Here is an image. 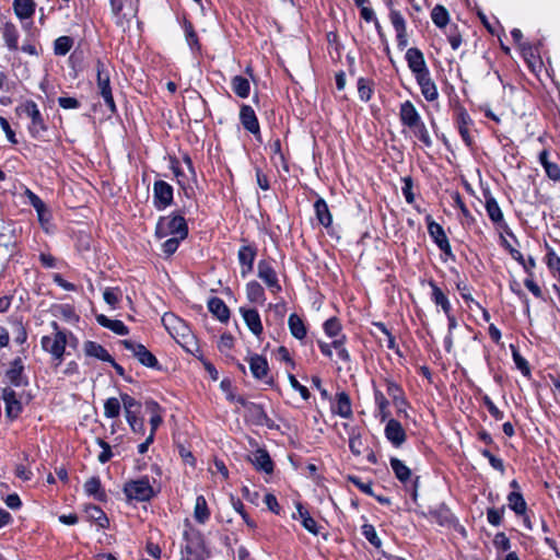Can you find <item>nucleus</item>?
Instances as JSON below:
<instances>
[{"label": "nucleus", "instance_id": "f257e3e1", "mask_svg": "<svg viewBox=\"0 0 560 560\" xmlns=\"http://www.w3.org/2000/svg\"><path fill=\"white\" fill-rule=\"evenodd\" d=\"M188 235L189 226L183 210H174L167 215L159 217L154 229V236L156 240H163L167 236H180L182 238H187Z\"/></svg>", "mask_w": 560, "mask_h": 560}, {"label": "nucleus", "instance_id": "f03ea898", "mask_svg": "<svg viewBox=\"0 0 560 560\" xmlns=\"http://www.w3.org/2000/svg\"><path fill=\"white\" fill-rule=\"evenodd\" d=\"M19 115L24 114L30 118L27 131L32 139L37 141H50L48 137L49 126L44 118L38 105L33 100H26L16 107Z\"/></svg>", "mask_w": 560, "mask_h": 560}, {"label": "nucleus", "instance_id": "7ed1b4c3", "mask_svg": "<svg viewBox=\"0 0 560 560\" xmlns=\"http://www.w3.org/2000/svg\"><path fill=\"white\" fill-rule=\"evenodd\" d=\"M183 539L185 545L180 560H205L207 546L203 534L199 529L188 525L183 533Z\"/></svg>", "mask_w": 560, "mask_h": 560}, {"label": "nucleus", "instance_id": "20e7f679", "mask_svg": "<svg viewBox=\"0 0 560 560\" xmlns=\"http://www.w3.org/2000/svg\"><path fill=\"white\" fill-rule=\"evenodd\" d=\"M110 13L117 27H129L131 20L138 16L140 0H108Z\"/></svg>", "mask_w": 560, "mask_h": 560}, {"label": "nucleus", "instance_id": "39448f33", "mask_svg": "<svg viewBox=\"0 0 560 560\" xmlns=\"http://www.w3.org/2000/svg\"><path fill=\"white\" fill-rule=\"evenodd\" d=\"M95 71H96V84L98 89V93L102 96L104 104L108 108L112 114L117 113V106L114 101L113 91L110 86V72H109V63L105 62L101 58L95 61Z\"/></svg>", "mask_w": 560, "mask_h": 560}, {"label": "nucleus", "instance_id": "423d86ee", "mask_svg": "<svg viewBox=\"0 0 560 560\" xmlns=\"http://www.w3.org/2000/svg\"><path fill=\"white\" fill-rule=\"evenodd\" d=\"M122 492L129 502H149L158 494V491L154 490L150 482L149 476H142L138 479L126 481Z\"/></svg>", "mask_w": 560, "mask_h": 560}, {"label": "nucleus", "instance_id": "0eeeda50", "mask_svg": "<svg viewBox=\"0 0 560 560\" xmlns=\"http://www.w3.org/2000/svg\"><path fill=\"white\" fill-rule=\"evenodd\" d=\"M238 405L245 408V418L252 424L265 425L268 429L277 428L275 421L267 415L262 405L248 401L246 398H240Z\"/></svg>", "mask_w": 560, "mask_h": 560}, {"label": "nucleus", "instance_id": "6e6552de", "mask_svg": "<svg viewBox=\"0 0 560 560\" xmlns=\"http://www.w3.org/2000/svg\"><path fill=\"white\" fill-rule=\"evenodd\" d=\"M3 383L5 386L25 387L28 385V376L25 372V364L22 357L12 359L4 371Z\"/></svg>", "mask_w": 560, "mask_h": 560}, {"label": "nucleus", "instance_id": "1a4fd4ad", "mask_svg": "<svg viewBox=\"0 0 560 560\" xmlns=\"http://www.w3.org/2000/svg\"><path fill=\"white\" fill-rule=\"evenodd\" d=\"M242 245L237 250V260L242 278H246L254 270V262L258 255V246L245 237L241 238Z\"/></svg>", "mask_w": 560, "mask_h": 560}, {"label": "nucleus", "instance_id": "9d476101", "mask_svg": "<svg viewBox=\"0 0 560 560\" xmlns=\"http://www.w3.org/2000/svg\"><path fill=\"white\" fill-rule=\"evenodd\" d=\"M120 345L130 351L140 364L158 371L162 369L156 357L144 345L130 339L120 340Z\"/></svg>", "mask_w": 560, "mask_h": 560}, {"label": "nucleus", "instance_id": "9b49d317", "mask_svg": "<svg viewBox=\"0 0 560 560\" xmlns=\"http://www.w3.org/2000/svg\"><path fill=\"white\" fill-rule=\"evenodd\" d=\"M0 399L4 402V415L9 422H14L23 412V404L16 392L10 386L0 390Z\"/></svg>", "mask_w": 560, "mask_h": 560}, {"label": "nucleus", "instance_id": "f8f14e48", "mask_svg": "<svg viewBox=\"0 0 560 560\" xmlns=\"http://www.w3.org/2000/svg\"><path fill=\"white\" fill-rule=\"evenodd\" d=\"M153 206L156 210L162 211L174 203V187L163 180L156 179L153 183Z\"/></svg>", "mask_w": 560, "mask_h": 560}, {"label": "nucleus", "instance_id": "ddd939ff", "mask_svg": "<svg viewBox=\"0 0 560 560\" xmlns=\"http://www.w3.org/2000/svg\"><path fill=\"white\" fill-rule=\"evenodd\" d=\"M52 328L56 330L54 337L43 336L40 345L44 351L51 354H65L67 347V332L60 329L57 322L51 323Z\"/></svg>", "mask_w": 560, "mask_h": 560}, {"label": "nucleus", "instance_id": "4468645a", "mask_svg": "<svg viewBox=\"0 0 560 560\" xmlns=\"http://www.w3.org/2000/svg\"><path fill=\"white\" fill-rule=\"evenodd\" d=\"M183 339H184L183 342H180V341H178V342L182 345V347L185 349V351L192 354L198 360H200L205 370L208 372L210 378L212 381H218L219 373H218L215 366L203 357L202 350L200 349L195 336H192L190 334L183 335Z\"/></svg>", "mask_w": 560, "mask_h": 560}, {"label": "nucleus", "instance_id": "2eb2a0df", "mask_svg": "<svg viewBox=\"0 0 560 560\" xmlns=\"http://www.w3.org/2000/svg\"><path fill=\"white\" fill-rule=\"evenodd\" d=\"M238 118L243 128L252 133L257 141L261 142V129L254 108L248 104H241Z\"/></svg>", "mask_w": 560, "mask_h": 560}, {"label": "nucleus", "instance_id": "dca6fc26", "mask_svg": "<svg viewBox=\"0 0 560 560\" xmlns=\"http://www.w3.org/2000/svg\"><path fill=\"white\" fill-rule=\"evenodd\" d=\"M425 220L428 223V232L430 236L433 238L436 246L443 252L445 256L454 258L448 238L443 228L439 223H436L431 215H428Z\"/></svg>", "mask_w": 560, "mask_h": 560}, {"label": "nucleus", "instance_id": "f3484780", "mask_svg": "<svg viewBox=\"0 0 560 560\" xmlns=\"http://www.w3.org/2000/svg\"><path fill=\"white\" fill-rule=\"evenodd\" d=\"M257 276L266 283L270 292L279 293L282 290L281 284L279 283L278 275L268 260H259L257 266Z\"/></svg>", "mask_w": 560, "mask_h": 560}, {"label": "nucleus", "instance_id": "a211bd4d", "mask_svg": "<svg viewBox=\"0 0 560 560\" xmlns=\"http://www.w3.org/2000/svg\"><path fill=\"white\" fill-rule=\"evenodd\" d=\"M384 434L387 441L396 448L400 447L407 440V434L401 423L396 419H387Z\"/></svg>", "mask_w": 560, "mask_h": 560}, {"label": "nucleus", "instance_id": "6ab92c4d", "mask_svg": "<svg viewBox=\"0 0 560 560\" xmlns=\"http://www.w3.org/2000/svg\"><path fill=\"white\" fill-rule=\"evenodd\" d=\"M406 60L409 69L416 78L430 72L427 67L424 56L420 49L416 47L409 48L406 52Z\"/></svg>", "mask_w": 560, "mask_h": 560}, {"label": "nucleus", "instance_id": "aec40b11", "mask_svg": "<svg viewBox=\"0 0 560 560\" xmlns=\"http://www.w3.org/2000/svg\"><path fill=\"white\" fill-rule=\"evenodd\" d=\"M83 490L88 497L93 498L97 502L106 503L108 501L107 492L102 485L100 476H92L86 479Z\"/></svg>", "mask_w": 560, "mask_h": 560}, {"label": "nucleus", "instance_id": "412c9836", "mask_svg": "<svg viewBox=\"0 0 560 560\" xmlns=\"http://www.w3.org/2000/svg\"><path fill=\"white\" fill-rule=\"evenodd\" d=\"M238 311L247 328L252 331L253 335H255L257 338H260L264 332V326L259 312L256 308H247L244 306H241Z\"/></svg>", "mask_w": 560, "mask_h": 560}, {"label": "nucleus", "instance_id": "4be33fe9", "mask_svg": "<svg viewBox=\"0 0 560 560\" xmlns=\"http://www.w3.org/2000/svg\"><path fill=\"white\" fill-rule=\"evenodd\" d=\"M249 460L257 471L270 475L275 470V463L266 448H257Z\"/></svg>", "mask_w": 560, "mask_h": 560}, {"label": "nucleus", "instance_id": "5701e85b", "mask_svg": "<svg viewBox=\"0 0 560 560\" xmlns=\"http://www.w3.org/2000/svg\"><path fill=\"white\" fill-rule=\"evenodd\" d=\"M182 27L184 31L186 43L191 50L192 54H201L202 45L200 43L199 36L195 30L192 22L186 16L182 20Z\"/></svg>", "mask_w": 560, "mask_h": 560}, {"label": "nucleus", "instance_id": "b1692460", "mask_svg": "<svg viewBox=\"0 0 560 560\" xmlns=\"http://www.w3.org/2000/svg\"><path fill=\"white\" fill-rule=\"evenodd\" d=\"M456 124L463 141L467 147H471L474 143L472 137L470 135V126L472 125V120L466 109L459 108L457 110Z\"/></svg>", "mask_w": 560, "mask_h": 560}, {"label": "nucleus", "instance_id": "393cba45", "mask_svg": "<svg viewBox=\"0 0 560 560\" xmlns=\"http://www.w3.org/2000/svg\"><path fill=\"white\" fill-rule=\"evenodd\" d=\"M84 513L89 522L94 523L98 529H107L109 527V518L106 513L93 503L84 505Z\"/></svg>", "mask_w": 560, "mask_h": 560}, {"label": "nucleus", "instance_id": "a878e982", "mask_svg": "<svg viewBox=\"0 0 560 560\" xmlns=\"http://www.w3.org/2000/svg\"><path fill=\"white\" fill-rule=\"evenodd\" d=\"M145 409L151 415L150 420H149V423H150V434L149 435H152L153 438H155L159 427L163 423V416H162L163 409H162L161 405L153 399H149L145 401Z\"/></svg>", "mask_w": 560, "mask_h": 560}, {"label": "nucleus", "instance_id": "bb28decb", "mask_svg": "<svg viewBox=\"0 0 560 560\" xmlns=\"http://www.w3.org/2000/svg\"><path fill=\"white\" fill-rule=\"evenodd\" d=\"M208 310L221 323L229 322L231 315L230 308L222 299L218 296L210 298L208 301Z\"/></svg>", "mask_w": 560, "mask_h": 560}, {"label": "nucleus", "instance_id": "cd10ccee", "mask_svg": "<svg viewBox=\"0 0 560 560\" xmlns=\"http://www.w3.org/2000/svg\"><path fill=\"white\" fill-rule=\"evenodd\" d=\"M37 4L34 0H13L12 3L13 12L21 21L32 19Z\"/></svg>", "mask_w": 560, "mask_h": 560}, {"label": "nucleus", "instance_id": "c85d7f7f", "mask_svg": "<svg viewBox=\"0 0 560 560\" xmlns=\"http://www.w3.org/2000/svg\"><path fill=\"white\" fill-rule=\"evenodd\" d=\"M417 83L421 89V93L429 102H433L439 97V92L435 83L431 79L430 72L416 78Z\"/></svg>", "mask_w": 560, "mask_h": 560}, {"label": "nucleus", "instance_id": "c756f323", "mask_svg": "<svg viewBox=\"0 0 560 560\" xmlns=\"http://www.w3.org/2000/svg\"><path fill=\"white\" fill-rule=\"evenodd\" d=\"M249 370L253 377L256 380H264L269 372L268 361L265 357L259 354H253L249 358Z\"/></svg>", "mask_w": 560, "mask_h": 560}, {"label": "nucleus", "instance_id": "7c9ffc66", "mask_svg": "<svg viewBox=\"0 0 560 560\" xmlns=\"http://www.w3.org/2000/svg\"><path fill=\"white\" fill-rule=\"evenodd\" d=\"M331 412L339 415L342 418L350 417V396L346 392H339L336 394V398L331 401Z\"/></svg>", "mask_w": 560, "mask_h": 560}, {"label": "nucleus", "instance_id": "2f4dec72", "mask_svg": "<svg viewBox=\"0 0 560 560\" xmlns=\"http://www.w3.org/2000/svg\"><path fill=\"white\" fill-rule=\"evenodd\" d=\"M399 116L402 125L408 128L421 121L418 110L410 101H406L400 105Z\"/></svg>", "mask_w": 560, "mask_h": 560}, {"label": "nucleus", "instance_id": "473e14b6", "mask_svg": "<svg viewBox=\"0 0 560 560\" xmlns=\"http://www.w3.org/2000/svg\"><path fill=\"white\" fill-rule=\"evenodd\" d=\"M97 324L104 328H107L119 336H126L129 334V328L119 319H110L104 314H98L95 317Z\"/></svg>", "mask_w": 560, "mask_h": 560}, {"label": "nucleus", "instance_id": "72a5a7b5", "mask_svg": "<svg viewBox=\"0 0 560 560\" xmlns=\"http://www.w3.org/2000/svg\"><path fill=\"white\" fill-rule=\"evenodd\" d=\"M269 149H270V152H271V155H270L271 161H273V163L276 165L278 163H280V165L282 166L283 171L289 173L290 166H289L288 159H287L285 154L282 151V143H281L280 138L273 139L270 142V144H269Z\"/></svg>", "mask_w": 560, "mask_h": 560}, {"label": "nucleus", "instance_id": "f704fd0d", "mask_svg": "<svg viewBox=\"0 0 560 560\" xmlns=\"http://www.w3.org/2000/svg\"><path fill=\"white\" fill-rule=\"evenodd\" d=\"M2 37L7 47L11 51H15L19 49L20 34L15 24H13L12 22L4 23L2 28Z\"/></svg>", "mask_w": 560, "mask_h": 560}, {"label": "nucleus", "instance_id": "c9c22d12", "mask_svg": "<svg viewBox=\"0 0 560 560\" xmlns=\"http://www.w3.org/2000/svg\"><path fill=\"white\" fill-rule=\"evenodd\" d=\"M83 350L85 355L96 358L103 362H108L112 355L109 352L96 341L88 340L84 342Z\"/></svg>", "mask_w": 560, "mask_h": 560}, {"label": "nucleus", "instance_id": "e433bc0d", "mask_svg": "<svg viewBox=\"0 0 560 560\" xmlns=\"http://www.w3.org/2000/svg\"><path fill=\"white\" fill-rule=\"evenodd\" d=\"M246 296L249 302L257 303L260 305L264 304L266 301L265 289L256 280H252L246 283Z\"/></svg>", "mask_w": 560, "mask_h": 560}, {"label": "nucleus", "instance_id": "4c0bfd02", "mask_svg": "<svg viewBox=\"0 0 560 560\" xmlns=\"http://www.w3.org/2000/svg\"><path fill=\"white\" fill-rule=\"evenodd\" d=\"M288 325L290 332L294 338L302 340L306 337L307 329L304 320L296 313L290 314Z\"/></svg>", "mask_w": 560, "mask_h": 560}, {"label": "nucleus", "instance_id": "58836bf2", "mask_svg": "<svg viewBox=\"0 0 560 560\" xmlns=\"http://www.w3.org/2000/svg\"><path fill=\"white\" fill-rule=\"evenodd\" d=\"M210 516L211 512L208 508L206 498L202 494L197 495L194 508V517L196 522H198L199 524H206L209 521Z\"/></svg>", "mask_w": 560, "mask_h": 560}, {"label": "nucleus", "instance_id": "ea45409f", "mask_svg": "<svg viewBox=\"0 0 560 560\" xmlns=\"http://www.w3.org/2000/svg\"><path fill=\"white\" fill-rule=\"evenodd\" d=\"M232 91L241 98H247L250 94L249 80L243 75H234L231 79Z\"/></svg>", "mask_w": 560, "mask_h": 560}, {"label": "nucleus", "instance_id": "a19ab883", "mask_svg": "<svg viewBox=\"0 0 560 560\" xmlns=\"http://www.w3.org/2000/svg\"><path fill=\"white\" fill-rule=\"evenodd\" d=\"M314 210L319 224L328 228L331 224L332 218L329 208L323 198H318L314 202Z\"/></svg>", "mask_w": 560, "mask_h": 560}, {"label": "nucleus", "instance_id": "79ce46f5", "mask_svg": "<svg viewBox=\"0 0 560 560\" xmlns=\"http://www.w3.org/2000/svg\"><path fill=\"white\" fill-rule=\"evenodd\" d=\"M429 285L432 289V301L442 307L445 315H448V312H451V303L447 296L443 293V291L436 285L434 281H429Z\"/></svg>", "mask_w": 560, "mask_h": 560}, {"label": "nucleus", "instance_id": "37998d69", "mask_svg": "<svg viewBox=\"0 0 560 560\" xmlns=\"http://www.w3.org/2000/svg\"><path fill=\"white\" fill-rule=\"evenodd\" d=\"M120 400L124 406L125 417L141 413L142 404L127 393H120Z\"/></svg>", "mask_w": 560, "mask_h": 560}, {"label": "nucleus", "instance_id": "c03bdc74", "mask_svg": "<svg viewBox=\"0 0 560 560\" xmlns=\"http://www.w3.org/2000/svg\"><path fill=\"white\" fill-rule=\"evenodd\" d=\"M74 39L71 36L62 35L54 40V54L56 56H66L73 47Z\"/></svg>", "mask_w": 560, "mask_h": 560}, {"label": "nucleus", "instance_id": "a18cd8bd", "mask_svg": "<svg viewBox=\"0 0 560 560\" xmlns=\"http://www.w3.org/2000/svg\"><path fill=\"white\" fill-rule=\"evenodd\" d=\"M390 467L399 481L407 482L410 479L411 470L400 459L392 457Z\"/></svg>", "mask_w": 560, "mask_h": 560}, {"label": "nucleus", "instance_id": "49530a36", "mask_svg": "<svg viewBox=\"0 0 560 560\" xmlns=\"http://www.w3.org/2000/svg\"><path fill=\"white\" fill-rule=\"evenodd\" d=\"M374 397L377 407V417L380 418L381 422H385L387 419H390V412L388 409L389 402L384 396V394L380 390H375Z\"/></svg>", "mask_w": 560, "mask_h": 560}, {"label": "nucleus", "instance_id": "de8ad7c7", "mask_svg": "<svg viewBox=\"0 0 560 560\" xmlns=\"http://www.w3.org/2000/svg\"><path fill=\"white\" fill-rule=\"evenodd\" d=\"M508 502L511 510L517 515H523L526 512V502L518 491H513L508 495Z\"/></svg>", "mask_w": 560, "mask_h": 560}, {"label": "nucleus", "instance_id": "09e8293b", "mask_svg": "<svg viewBox=\"0 0 560 560\" xmlns=\"http://www.w3.org/2000/svg\"><path fill=\"white\" fill-rule=\"evenodd\" d=\"M185 240L186 238H182L180 236H171L166 238L161 244V250L164 257L170 258L171 256H173L177 252L180 243Z\"/></svg>", "mask_w": 560, "mask_h": 560}, {"label": "nucleus", "instance_id": "8fccbe9b", "mask_svg": "<svg viewBox=\"0 0 560 560\" xmlns=\"http://www.w3.org/2000/svg\"><path fill=\"white\" fill-rule=\"evenodd\" d=\"M233 509L241 515L245 524L250 528H257V523L249 516V514L245 510V505L238 498H231Z\"/></svg>", "mask_w": 560, "mask_h": 560}, {"label": "nucleus", "instance_id": "3c124183", "mask_svg": "<svg viewBox=\"0 0 560 560\" xmlns=\"http://www.w3.org/2000/svg\"><path fill=\"white\" fill-rule=\"evenodd\" d=\"M357 88L359 97L363 102H368L374 92L373 81L365 78H360L358 80Z\"/></svg>", "mask_w": 560, "mask_h": 560}, {"label": "nucleus", "instance_id": "603ef678", "mask_svg": "<svg viewBox=\"0 0 560 560\" xmlns=\"http://www.w3.org/2000/svg\"><path fill=\"white\" fill-rule=\"evenodd\" d=\"M486 210L489 218L494 223H500L503 221V213L501 211V208L499 207L497 200L493 197H488L486 199Z\"/></svg>", "mask_w": 560, "mask_h": 560}, {"label": "nucleus", "instance_id": "864d4df0", "mask_svg": "<svg viewBox=\"0 0 560 560\" xmlns=\"http://www.w3.org/2000/svg\"><path fill=\"white\" fill-rule=\"evenodd\" d=\"M141 413L131 415L126 418V421L128 425L130 427V430L132 433L138 435H144L145 433V425H144V418L140 416Z\"/></svg>", "mask_w": 560, "mask_h": 560}, {"label": "nucleus", "instance_id": "5fc2aeb1", "mask_svg": "<svg viewBox=\"0 0 560 560\" xmlns=\"http://www.w3.org/2000/svg\"><path fill=\"white\" fill-rule=\"evenodd\" d=\"M120 415V401L116 397H109L104 402V416L114 419Z\"/></svg>", "mask_w": 560, "mask_h": 560}, {"label": "nucleus", "instance_id": "6e6d98bb", "mask_svg": "<svg viewBox=\"0 0 560 560\" xmlns=\"http://www.w3.org/2000/svg\"><path fill=\"white\" fill-rule=\"evenodd\" d=\"M327 42H328V51L332 60H339L341 58L340 54V43L339 36L335 32L327 33Z\"/></svg>", "mask_w": 560, "mask_h": 560}, {"label": "nucleus", "instance_id": "4d7b16f0", "mask_svg": "<svg viewBox=\"0 0 560 560\" xmlns=\"http://www.w3.org/2000/svg\"><path fill=\"white\" fill-rule=\"evenodd\" d=\"M121 298V290L119 287H108L103 292L104 301L112 307L116 308Z\"/></svg>", "mask_w": 560, "mask_h": 560}, {"label": "nucleus", "instance_id": "13d9d810", "mask_svg": "<svg viewBox=\"0 0 560 560\" xmlns=\"http://www.w3.org/2000/svg\"><path fill=\"white\" fill-rule=\"evenodd\" d=\"M415 136L428 148L432 147V139L429 135V131L424 125V122L421 120L418 124L413 125L412 127H409Z\"/></svg>", "mask_w": 560, "mask_h": 560}, {"label": "nucleus", "instance_id": "bf43d9fd", "mask_svg": "<svg viewBox=\"0 0 560 560\" xmlns=\"http://www.w3.org/2000/svg\"><path fill=\"white\" fill-rule=\"evenodd\" d=\"M431 19L438 27H444L448 23V12L442 5H435L431 12Z\"/></svg>", "mask_w": 560, "mask_h": 560}, {"label": "nucleus", "instance_id": "052dcab7", "mask_svg": "<svg viewBox=\"0 0 560 560\" xmlns=\"http://www.w3.org/2000/svg\"><path fill=\"white\" fill-rule=\"evenodd\" d=\"M221 390L225 394V398L230 402H237L240 398H244L243 396H237L234 393L233 382L229 377H224L220 383Z\"/></svg>", "mask_w": 560, "mask_h": 560}, {"label": "nucleus", "instance_id": "680f3d73", "mask_svg": "<svg viewBox=\"0 0 560 560\" xmlns=\"http://www.w3.org/2000/svg\"><path fill=\"white\" fill-rule=\"evenodd\" d=\"M96 443L102 448V452L98 454L97 459L101 464H106L114 456L112 447L106 441H104L101 438H97Z\"/></svg>", "mask_w": 560, "mask_h": 560}, {"label": "nucleus", "instance_id": "e2e57ef3", "mask_svg": "<svg viewBox=\"0 0 560 560\" xmlns=\"http://www.w3.org/2000/svg\"><path fill=\"white\" fill-rule=\"evenodd\" d=\"M362 535L375 547L380 548L382 545L381 539L377 536V533L373 525L364 524L362 525Z\"/></svg>", "mask_w": 560, "mask_h": 560}, {"label": "nucleus", "instance_id": "0e129e2a", "mask_svg": "<svg viewBox=\"0 0 560 560\" xmlns=\"http://www.w3.org/2000/svg\"><path fill=\"white\" fill-rule=\"evenodd\" d=\"M37 213V220L40 224V226L48 232V224L50 223L52 219L51 211L48 209V207L45 205L37 210H35Z\"/></svg>", "mask_w": 560, "mask_h": 560}, {"label": "nucleus", "instance_id": "69168bd1", "mask_svg": "<svg viewBox=\"0 0 560 560\" xmlns=\"http://www.w3.org/2000/svg\"><path fill=\"white\" fill-rule=\"evenodd\" d=\"M512 357H513V361H514L516 368L524 375H528L530 373L528 362H527V360L525 358H523L521 355V353L514 347H512Z\"/></svg>", "mask_w": 560, "mask_h": 560}, {"label": "nucleus", "instance_id": "338daca9", "mask_svg": "<svg viewBox=\"0 0 560 560\" xmlns=\"http://www.w3.org/2000/svg\"><path fill=\"white\" fill-rule=\"evenodd\" d=\"M341 330V325L338 318L331 317L324 323V331L329 337H336Z\"/></svg>", "mask_w": 560, "mask_h": 560}, {"label": "nucleus", "instance_id": "774afa93", "mask_svg": "<svg viewBox=\"0 0 560 560\" xmlns=\"http://www.w3.org/2000/svg\"><path fill=\"white\" fill-rule=\"evenodd\" d=\"M386 387L387 394L393 401H402L404 390L398 384L393 381H386Z\"/></svg>", "mask_w": 560, "mask_h": 560}]
</instances>
